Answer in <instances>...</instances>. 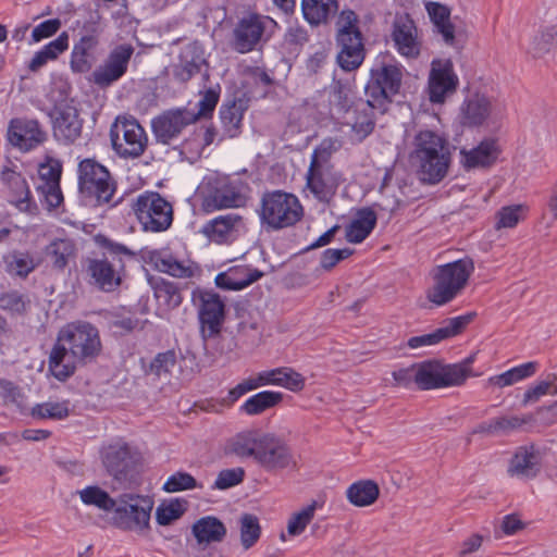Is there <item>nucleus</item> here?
<instances>
[{
	"label": "nucleus",
	"instance_id": "13d9d810",
	"mask_svg": "<svg viewBox=\"0 0 557 557\" xmlns=\"http://www.w3.org/2000/svg\"><path fill=\"white\" fill-rule=\"evenodd\" d=\"M70 410L67 407V403H42L37 404L32 409V416L38 419H53V420H62L69 417Z\"/></svg>",
	"mask_w": 557,
	"mask_h": 557
},
{
	"label": "nucleus",
	"instance_id": "2f4dec72",
	"mask_svg": "<svg viewBox=\"0 0 557 557\" xmlns=\"http://www.w3.org/2000/svg\"><path fill=\"white\" fill-rule=\"evenodd\" d=\"M263 276V272L247 265H236L215 276V285L225 290H242Z\"/></svg>",
	"mask_w": 557,
	"mask_h": 557
},
{
	"label": "nucleus",
	"instance_id": "473e14b6",
	"mask_svg": "<svg viewBox=\"0 0 557 557\" xmlns=\"http://www.w3.org/2000/svg\"><path fill=\"white\" fill-rule=\"evenodd\" d=\"M463 168L470 170L475 168L492 166L499 154V148L494 139H485L471 150H461Z\"/></svg>",
	"mask_w": 557,
	"mask_h": 557
},
{
	"label": "nucleus",
	"instance_id": "b1692460",
	"mask_svg": "<svg viewBox=\"0 0 557 557\" xmlns=\"http://www.w3.org/2000/svg\"><path fill=\"white\" fill-rule=\"evenodd\" d=\"M83 120L76 107L65 103L55 107L52 114V131L55 139L63 144H73L82 135Z\"/></svg>",
	"mask_w": 557,
	"mask_h": 557
},
{
	"label": "nucleus",
	"instance_id": "f3484780",
	"mask_svg": "<svg viewBox=\"0 0 557 557\" xmlns=\"http://www.w3.org/2000/svg\"><path fill=\"white\" fill-rule=\"evenodd\" d=\"M134 51L131 44L115 46L102 64L91 73V82L100 88H108L117 82L126 74Z\"/></svg>",
	"mask_w": 557,
	"mask_h": 557
},
{
	"label": "nucleus",
	"instance_id": "dca6fc26",
	"mask_svg": "<svg viewBox=\"0 0 557 557\" xmlns=\"http://www.w3.org/2000/svg\"><path fill=\"white\" fill-rule=\"evenodd\" d=\"M134 51L131 44L115 46L102 64L91 73V82L100 88H108L117 82L126 74Z\"/></svg>",
	"mask_w": 557,
	"mask_h": 557
},
{
	"label": "nucleus",
	"instance_id": "6e6d98bb",
	"mask_svg": "<svg viewBox=\"0 0 557 557\" xmlns=\"http://www.w3.org/2000/svg\"><path fill=\"white\" fill-rule=\"evenodd\" d=\"M153 290L156 298L163 301L168 308H177L183 301L180 287L174 282L161 278L156 283Z\"/></svg>",
	"mask_w": 557,
	"mask_h": 557
},
{
	"label": "nucleus",
	"instance_id": "5701e85b",
	"mask_svg": "<svg viewBox=\"0 0 557 557\" xmlns=\"http://www.w3.org/2000/svg\"><path fill=\"white\" fill-rule=\"evenodd\" d=\"M7 137L12 146L29 151L42 144L47 135L37 120L15 117L9 122Z\"/></svg>",
	"mask_w": 557,
	"mask_h": 557
},
{
	"label": "nucleus",
	"instance_id": "69168bd1",
	"mask_svg": "<svg viewBox=\"0 0 557 557\" xmlns=\"http://www.w3.org/2000/svg\"><path fill=\"white\" fill-rule=\"evenodd\" d=\"M28 300L17 290H11L0 295V309L12 314H24Z\"/></svg>",
	"mask_w": 557,
	"mask_h": 557
},
{
	"label": "nucleus",
	"instance_id": "c9c22d12",
	"mask_svg": "<svg viewBox=\"0 0 557 557\" xmlns=\"http://www.w3.org/2000/svg\"><path fill=\"white\" fill-rule=\"evenodd\" d=\"M191 533L199 545L222 542L226 535V527L214 516L198 519L191 527Z\"/></svg>",
	"mask_w": 557,
	"mask_h": 557
},
{
	"label": "nucleus",
	"instance_id": "4468645a",
	"mask_svg": "<svg viewBox=\"0 0 557 557\" xmlns=\"http://www.w3.org/2000/svg\"><path fill=\"white\" fill-rule=\"evenodd\" d=\"M256 463L270 473L298 469V463L292 448L284 440L271 433L262 435Z\"/></svg>",
	"mask_w": 557,
	"mask_h": 557
},
{
	"label": "nucleus",
	"instance_id": "c756f323",
	"mask_svg": "<svg viewBox=\"0 0 557 557\" xmlns=\"http://www.w3.org/2000/svg\"><path fill=\"white\" fill-rule=\"evenodd\" d=\"M492 101L484 94L468 96L460 107V122L463 126H481L491 115Z\"/></svg>",
	"mask_w": 557,
	"mask_h": 557
},
{
	"label": "nucleus",
	"instance_id": "a211bd4d",
	"mask_svg": "<svg viewBox=\"0 0 557 557\" xmlns=\"http://www.w3.org/2000/svg\"><path fill=\"white\" fill-rule=\"evenodd\" d=\"M196 121L197 116H194V112L186 108L171 109L153 117L151 128L158 143L170 145L185 127Z\"/></svg>",
	"mask_w": 557,
	"mask_h": 557
},
{
	"label": "nucleus",
	"instance_id": "4c0bfd02",
	"mask_svg": "<svg viewBox=\"0 0 557 557\" xmlns=\"http://www.w3.org/2000/svg\"><path fill=\"white\" fill-rule=\"evenodd\" d=\"M1 181L11 190V202L21 210L26 209L29 203L30 191L25 177L11 168H3Z\"/></svg>",
	"mask_w": 557,
	"mask_h": 557
},
{
	"label": "nucleus",
	"instance_id": "680f3d73",
	"mask_svg": "<svg viewBox=\"0 0 557 557\" xmlns=\"http://www.w3.org/2000/svg\"><path fill=\"white\" fill-rule=\"evenodd\" d=\"M342 143L338 138L326 137L313 149L310 161H319V163L333 164L331 158L333 153L338 151Z\"/></svg>",
	"mask_w": 557,
	"mask_h": 557
},
{
	"label": "nucleus",
	"instance_id": "c85d7f7f",
	"mask_svg": "<svg viewBox=\"0 0 557 557\" xmlns=\"http://www.w3.org/2000/svg\"><path fill=\"white\" fill-rule=\"evenodd\" d=\"M541 468V453L534 445L520 446L508 467V474L520 479L535 478Z\"/></svg>",
	"mask_w": 557,
	"mask_h": 557
},
{
	"label": "nucleus",
	"instance_id": "f03ea898",
	"mask_svg": "<svg viewBox=\"0 0 557 557\" xmlns=\"http://www.w3.org/2000/svg\"><path fill=\"white\" fill-rule=\"evenodd\" d=\"M100 252H91L82 261L87 283L103 293L117 290L126 276L125 259H134L136 253L103 234L94 237Z\"/></svg>",
	"mask_w": 557,
	"mask_h": 557
},
{
	"label": "nucleus",
	"instance_id": "6ab92c4d",
	"mask_svg": "<svg viewBox=\"0 0 557 557\" xmlns=\"http://www.w3.org/2000/svg\"><path fill=\"white\" fill-rule=\"evenodd\" d=\"M83 30L85 33L74 42L70 57L71 70L78 74L87 73L92 69L100 44L99 32L95 23H84Z\"/></svg>",
	"mask_w": 557,
	"mask_h": 557
},
{
	"label": "nucleus",
	"instance_id": "bf43d9fd",
	"mask_svg": "<svg viewBox=\"0 0 557 557\" xmlns=\"http://www.w3.org/2000/svg\"><path fill=\"white\" fill-rule=\"evenodd\" d=\"M197 487H202V485L199 484L190 473L184 471H177L170 475L163 485V490L168 493H176Z\"/></svg>",
	"mask_w": 557,
	"mask_h": 557
},
{
	"label": "nucleus",
	"instance_id": "0e129e2a",
	"mask_svg": "<svg viewBox=\"0 0 557 557\" xmlns=\"http://www.w3.org/2000/svg\"><path fill=\"white\" fill-rule=\"evenodd\" d=\"M532 421V414L498 417L494 419L496 434H509L512 431L520 430L523 425Z\"/></svg>",
	"mask_w": 557,
	"mask_h": 557
},
{
	"label": "nucleus",
	"instance_id": "4be33fe9",
	"mask_svg": "<svg viewBox=\"0 0 557 557\" xmlns=\"http://www.w3.org/2000/svg\"><path fill=\"white\" fill-rule=\"evenodd\" d=\"M458 374L461 372L450 370L449 364H442L437 360L416 363V385L421 391L458 386Z\"/></svg>",
	"mask_w": 557,
	"mask_h": 557
},
{
	"label": "nucleus",
	"instance_id": "393cba45",
	"mask_svg": "<svg viewBox=\"0 0 557 557\" xmlns=\"http://www.w3.org/2000/svg\"><path fill=\"white\" fill-rule=\"evenodd\" d=\"M475 317L476 312L471 311L459 317L447 319L445 324L434 332L410 337L408 339V346L411 349H417L423 346L436 345L442 341L457 336L465 331Z\"/></svg>",
	"mask_w": 557,
	"mask_h": 557
},
{
	"label": "nucleus",
	"instance_id": "39448f33",
	"mask_svg": "<svg viewBox=\"0 0 557 557\" xmlns=\"http://www.w3.org/2000/svg\"><path fill=\"white\" fill-rule=\"evenodd\" d=\"M336 60L342 70L351 72L363 62L366 49L363 36L359 28V17L352 10H343L336 21Z\"/></svg>",
	"mask_w": 557,
	"mask_h": 557
},
{
	"label": "nucleus",
	"instance_id": "7c9ffc66",
	"mask_svg": "<svg viewBox=\"0 0 557 557\" xmlns=\"http://www.w3.org/2000/svg\"><path fill=\"white\" fill-rule=\"evenodd\" d=\"M249 99L245 96L235 97L222 103L220 108V120L224 136L235 138L240 134L244 113L248 109Z\"/></svg>",
	"mask_w": 557,
	"mask_h": 557
},
{
	"label": "nucleus",
	"instance_id": "9b49d317",
	"mask_svg": "<svg viewBox=\"0 0 557 557\" xmlns=\"http://www.w3.org/2000/svg\"><path fill=\"white\" fill-rule=\"evenodd\" d=\"M247 189L248 186L240 180L216 178L208 183L203 191L202 209L206 212H213L244 207L248 199Z\"/></svg>",
	"mask_w": 557,
	"mask_h": 557
},
{
	"label": "nucleus",
	"instance_id": "412c9836",
	"mask_svg": "<svg viewBox=\"0 0 557 557\" xmlns=\"http://www.w3.org/2000/svg\"><path fill=\"white\" fill-rule=\"evenodd\" d=\"M341 182V174L335 170L334 164L310 161L306 174V187L320 201H329L336 193Z\"/></svg>",
	"mask_w": 557,
	"mask_h": 557
},
{
	"label": "nucleus",
	"instance_id": "6e6552de",
	"mask_svg": "<svg viewBox=\"0 0 557 557\" xmlns=\"http://www.w3.org/2000/svg\"><path fill=\"white\" fill-rule=\"evenodd\" d=\"M78 190L97 205L108 203L115 193V182L109 170L95 158L79 161L77 168Z\"/></svg>",
	"mask_w": 557,
	"mask_h": 557
},
{
	"label": "nucleus",
	"instance_id": "72a5a7b5",
	"mask_svg": "<svg viewBox=\"0 0 557 557\" xmlns=\"http://www.w3.org/2000/svg\"><path fill=\"white\" fill-rule=\"evenodd\" d=\"M149 261L159 272L166 273L174 277L189 278L195 274L193 264L178 261L172 253L166 251H150Z\"/></svg>",
	"mask_w": 557,
	"mask_h": 557
},
{
	"label": "nucleus",
	"instance_id": "a19ab883",
	"mask_svg": "<svg viewBox=\"0 0 557 557\" xmlns=\"http://www.w3.org/2000/svg\"><path fill=\"white\" fill-rule=\"evenodd\" d=\"M375 225V212L370 208H363L358 211L357 218L346 227V239L349 243L359 244L370 235Z\"/></svg>",
	"mask_w": 557,
	"mask_h": 557
},
{
	"label": "nucleus",
	"instance_id": "864d4df0",
	"mask_svg": "<svg viewBox=\"0 0 557 557\" xmlns=\"http://www.w3.org/2000/svg\"><path fill=\"white\" fill-rule=\"evenodd\" d=\"M36 265L29 252L13 251L5 257L7 272L20 277H26L35 270Z\"/></svg>",
	"mask_w": 557,
	"mask_h": 557
},
{
	"label": "nucleus",
	"instance_id": "f257e3e1",
	"mask_svg": "<svg viewBox=\"0 0 557 557\" xmlns=\"http://www.w3.org/2000/svg\"><path fill=\"white\" fill-rule=\"evenodd\" d=\"M102 350L98 329L86 321H75L63 325L48 358V368L60 382L71 377L77 367L97 359Z\"/></svg>",
	"mask_w": 557,
	"mask_h": 557
},
{
	"label": "nucleus",
	"instance_id": "aec40b11",
	"mask_svg": "<svg viewBox=\"0 0 557 557\" xmlns=\"http://www.w3.org/2000/svg\"><path fill=\"white\" fill-rule=\"evenodd\" d=\"M459 79L454 71L451 60H433L429 75V99L433 103H443L445 98L454 94Z\"/></svg>",
	"mask_w": 557,
	"mask_h": 557
},
{
	"label": "nucleus",
	"instance_id": "49530a36",
	"mask_svg": "<svg viewBox=\"0 0 557 557\" xmlns=\"http://www.w3.org/2000/svg\"><path fill=\"white\" fill-rule=\"evenodd\" d=\"M380 495L377 484L371 480L352 483L346 491L347 499L357 507L372 505Z\"/></svg>",
	"mask_w": 557,
	"mask_h": 557
},
{
	"label": "nucleus",
	"instance_id": "cd10ccee",
	"mask_svg": "<svg viewBox=\"0 0 557 557\" xmlns=\"http://www.w3.org/2000/svg\"><path fill=\"white\" fill-rule=\"evenodd\" d=\"M392 38L397 51L407 58H417L420 54L418 29L414 22L408 16H400L393 25Z\"/></svg>",
	"mask_w": 557,
	"mask_h": 557
},
{
	"label": "nucleus",
	"instance_id": "0eeeda50",
	"mask_svg": "<svg viewBox=\"0 0 557 557\" xmlns=\"http://www.w3.org/2000/svg\"><path fill=\"white\" fill-rule=\"evenodd\" d=\"M259 216L262 225L272 230L288 227L298 222L302 207L296 196L282 190L263 194Z\"/></svg>",
	"mask_w": 557,
	"mask_h": 557
},
{
	"label": "nucleus",
	"instance_id": "2eb2a0df",
	"mask_svg": "<svg viewBox=\"0 0 557 557\" xmlns=\"http://www.w3.org/2000/svg\"><path fill=\"white\" fill-rule=\"evenodd\" d=\"M271 24H275L271 17L257 13L242 17L232 32L231 48L242 54L255 50Z\"/></svg>",
	"mask_w": 557,
	"mask_h": 557
},
{
	"label": "nucleus",
	"instance_id": "a18cd8bd",
	"mask_svg": "<svg viewBox=\"0 0 557 557\" xmlns=\"http://www.w3.org/2000/svg\"><path fill=\"white\" fill-rule=\"evenodd\" d=\"M67 48H69V35L66 32H63L54 40H52L49 44H47L46 46H44L39 51H37L34 54V57L28 65V69L32 72L38 71L48 61L55 60Z\"/></svg>",
	"mask_w": 557,
	"mask_h": 557
},
{
	"label": "nucleus",
	"instance_id": "7ed1b4c3",
	"mask_svg": "<svg viewBox=\"0 0 557 557\" xmlns=\"http://www.w3.org/2000/svg\"><path fill=\"white\" fill-rule=\"evenodd\" d=\"M410 159L418 168L421 182L437 184L447 175L451 162L449 144L433 131H420L414 136Z\"/></svg>",
	"mask_w": 557,
	"mask_h": 557
},
{
	"label": "nucleus",
	"instance_id": "3c124183",
	"mask_svg": "<svg viewBox=\"0 0 557 557\" xmlns=\"http://www.w3.org/2000/svg\"><path fill=\"white\" fill-rule=\"evenodd\" d=\"M537 369V363L534 361L525 362L518 367L511 368L506 372L491 379L494 385L499 387L510 386L519 381L532 376Z\"/></svg>",
	"mask_w": 557,
	"mask_h": 557
},
{
	"label": "nucleus",
	"instance_id": "052dcab7",
	"mask_svg": "<svg viewBox=\"0 0 557 557\" xmlns=\"http://www.w3.org/2000/svg\"><path fill=\"white\" fill-rule=\"evenodd\" d=\"M315 512V502L295 512L287 523V532L292 536L301 534L311 522Z\"/></svg>",
	"mask_w": 557,
	"mask_h": 557
},
{
	"label": "nucleus",
	"instance_id": "37998d69",
	"mask_svg": "<svg viewBox=\"0 0 557 557\" xmlns=\"http://www.w3.org/2000/svg\"><path fill=\"white\" fill-rule=\"evenodd\" d=\"M337 10V0H301L304 17L313 26L326 22L329 16L336 13Z\"/></svg>",
	"mask_w": 557,
	"mask_h": 557
},
{
	"label": "nucleus",
	"instance_id": "603ef678",
	"mask_svg": "<svg viewBox=\"0 0 557 557\" xmlns=\"http://www.w3.org/2000/svg\"><path fill=\"white\" fill-rule=\"evenodd\" d=\"M240 544L244 549L251 548L261 536V527L257 516L243 513L239 518Z\"/></svg>",
	"mask_w": 557,
	"mask_h": 557
},
{
	"label": "nucleus",
	"instance_id": "774afa93",
	"mask_svg": "<svg viewBox=\"0 0 557 557\" xmlns=\"http://www.w3.org/2000/svg\"><path fill=\"white\" fill-rule=\"evenodd\" d=\"M278 386L292 392H300L306 385V379L302 374L289 367H280Z\"/></svg>",
	"mask_w": 557,
	"mask_h": 557
},
{
	"label": "nucleus",
	"instance_id": "de8ad7c7",
	"mask_svg": "<svg viewBox=\"0 0 557 557\" xmlns=\"http://www.w3.org/2000/svg\"><path fill=\"white\" fill-rule=\"evenodd\" d=\"M357 100L352 99V94L349 87L337 82L333 85L330 92V104L339 117L345 119L352 112V106Z\"/></svg>",
	"mask_w": 557,
	"mask_h": 557
},
{
	"label": "nucleus",
	"instance_id": "20e7f679",
	"mask_svg": "<svg viewBox=\"0 0 557 557\" xmlns=\"http://www.w3.org/2000/svg\"><path fill=\"white\" fill-rule=\"evenodd\" d=\"M473 271L474 262L470 257L438 265L433 286L426 294L428 300L436 306L453 301L465 289Z\"/></svg>",
	"mask_w": 557,
	"mask_h": 557
},
{
	"label": "nucleus",
	"instance_id": "ea45409f",
	"mask_svg": "<svg viewBox=\"0 0 557 557\" xmlns=\"http://www.w3.org/2000/svg\"><path fill=\"white\" fill-rule=\"evenodd\" d=\"M102 462L107 471L114 476L125 474L131 459V449L127 444H113L103 448Z\"/></svg>",
	"mask_w": 557,
	"mask_h": 557
},
{
	"label": "nucleus",
	"instance_id": "bb28decb",
	"mask_svg": "<svg viewBox=\"0 0 557 557\" xmlns=\"http://www.w3.org/2000/svg\"><path fill=\"white\" fill-rule=\"evenodd\" d=\"M374 111L379 112V107L370 97L367 100L357 99L352 112L344 119V123L351 127L357 141L364 140L374 131Z\"/></svg>",
	"mask_w": 557,
	"mask_h": 557
},
{
	"label": "nucleus",
	"instance_id": "9d476101",
	"mask_svg": "<svg viewBox=\"0 0 557 557\" xmlns=\"http://www.w3.org/2000/svg\"><path fill=\"white\" fill-rule=\"evenodd\" d=\"M110 140L113 150L122 158L140 157L148 144L144 127L135 119L117 116L110 127Z\"/></svg>",
	"mask_w": 557,
	"mask_h": 557
},
{
	"label": "nucleus",
	"instance_id": "8fccbe9b",
	"mask_svg": "<svg viewBox=\"0 0 557 557\" xmlns=\"http://www.w3.org/2000/svg\"><path fill=\"white\" fill-rule=\"evenodd\" d=\"M557 45V24L543 28L530 41L527 50L534 58H539L547 53Z\"/></svg>",
	"mask_w": 557,
	"mask_h": 557
},
{
	"label": "nucleus",
	"instance_id": "423d86ee",
	"mask_svg": "<svg viewBox=\"0 0 557 557\" xmlns=\"http://www.w3.org/2000/svg\"><path fill=\"white\" fill-rule=\"evenodd\" d=\"M131 209L144 232L161 233L173 223L172 205L157 191L139 194L132 201Z\"/></svg>",
	"mask_w": 557,
	"mask_h": 557
},
{
	"label": "nucleus",
	"instance_id": "58836bf2",
	"mask_svg": "<svg viewBox=\"0 0 557 557\" xmlns=\"http://www.w3.org/2000/svg\"><path fill=\"white\" fill-rule=\"evenodd\" d=\"M242 222V216L235 213L219 215L202 227V233L212 242L224 243L235 230V226Z\"/></svg>",
	"mask_w": 557,
	"mask_h": 557
},
{
	"label": "nucleus",
	"instance_id": "338daca9",
	"mask_svg": "<svg viewBox=\"0 0 557 557\" xmlns=\"http://www.w3.org/2000/svg\"><path fill=\"white\" fill-rule=\"evenodd\" d=\"M245 478V470L242 467L221 470L213 483L214 490H227L240 484Z\"/></svg>",
	"mask_w": 557,
	"mask_h": 557
},
{
	"label": "nucleus",
	"instance_id": "09e8293b",
	"mask_svg": "<svg viewBox=\"0 0 557 557\" xmlns=\"http://www.w3.org/2000/svg\"><path fill=\"white\" fill-rule=\"evenodd\" d=\"M78 495L83 504L95 506L106 512L113 511L116 506V499L112 498L107 491L98 485L86 486L78 492Z\"/></svg>",
	"mask_w": 557,
	"mask_h": 557
},
{
	"label": "nucleus",
	"instance_id": "f704fd0d",
	"mask_svg": "<svg viewBox=\"0 0 557 557\" xmlns=\"http://www.w3.org/2000/svg\"><path fill=\"white\" fill-rule=\"evenodd\" d=\"M262 435L257 430L239 432L227 441L225 451L239 458H252L256 461Z\"/></svg>",
	"mask_w": 557,
	"mask_h": 557
},
{
	"label": "nucleus",
	"instance_id": "4d7b16f0",
	"mask_svg": "<svg viewBox=\"0 0 557 557\" xmlns=\"http://www.w3.org/2000/svg\"><path fill=\"white\" fill-rule=\"evenodd\" d=\"M177 355L174 349H169L163 352H159L154 356L149 364V373L157 377L170 376L172 370L176 366Z\"/></svg>",
	"mask_w": 557,
	"mask_h": 557
},
{
	"label": "nucleus",
	"instance_id": "1a4fd4ad",
	"mask_svg": "<svg viewBox=\"0 0 557 557\" xmlns=\"http://www.w3.org/2000/svg\"><path fill=\"white\" fill-rule=\"evenodd\" d=\"M153 502L148 496L122 494L112 511V524L123 531L141 534L150 528Z\"/></svg>",
	"mask_w": 557,
	"mask_h": 557
},
{
	"label": "nucleus",
	"instance_id": "79ce46f5",
	"mask_svg": "<svg viewBox=\"0 0 557 557\" xmlns=\"http://www.w3.org/2000/svg\"><path fill=\"white\" fill-rule=\"evenodd\" d=\"M425 8L436 32L442 35L445 44L454 45L455 26L449 20V9L438 2H428Z\"/></svg>",
	"mask_w": 557,
	"mask_h": 557
},
{
	"label": "nucleus",
	"instance_id": "ddd939ff",
	"mask_svg": "<svg viewBox=\"0 0 557 557\" xmlns=\"http://www.w3.org/2000/svg\"><path fill=\"white\" fill-rule=\"evenodd\" d=\"M403 73L397 65L382 64L371 70V77L366 86L368 97L379 107V113L387 112L393 97L399 92Z\"/></svg>",
	"mask_w": 557,
	"mask_h": 557
},
{
	"label": "nucleus",
	"instance_id": "c03bdc74",
	"mask_svg": "<svg viewBox=\"0 0 557 557\" xmlns=\"http://www.w3.org/2000/svg\"><path fill=\"white\" fill-rule=\"evenodd\" d=\"M283 397L281 392L262 391L250 396L240 406V411L247 416H258L278 406L283 401Z\"/></svg>",
	"mask_w": 557,
	"mask_h": 557
},
{
	"label": "nucleus",
	"instance_id": "f8f14e48",
	"mask_svg": "<svg viewBox=\"0 0 557 557\" xmlns=\"http://www.w3.org/2000/svg\"><path fill=\"white\" fill-rule=\"evenodd\" d=\"M191 302L197 309L202 337L220 334L225 320V302L221 296L212 289L197 287L191 293Z\"/></svg>",
	"mask_w": 557,
	"mask_h": 557
},
{
	"label": "nucleus",
	"instance_id": "e2e57ef3",
	"mask_svg": "<svg viewBox=\"0 0 557 557\" xmlns=\"http://www.w3.org/2000/svg\"><path fill=\"white\" fill-rule=\"evenodd\" d=\"M220 94H221L220 85L209 87L201 94V99L198 102L199 110L197 113H194V116H197V121L200 117H208V116L212 115V113L219 102Z\"/></svg>",
	"mask_w": 557,
	"mask_h": 557
},
{
	"label": "nucleus",
	"instance_id": "e433bc0d",
	"mask_svg": "<svg viewBox=\"0 0 557 557\" xmlns=\"http://www.w3.org/2000/svg\"><path fill=\"white\" fill-rule=\"evenodd\" d=\"M76 255L77 247L72 238H55L46 247V256L58 271H64L75 260Z\"/></svg>",
	"mask_w": 557,
	"mask_h": 557
},
{
	"label": "nucleus",
	"instance_id": "a878e982",
	"mask_svg": "<svg viewBox=\"0 0 557 557\" xmlns=\"http://www.w3.org/2000/svg\"><path fill=\"white\" fill-rule=\"evenodd\" d=\"M62 174V164L59 160L48 159L41 163L38 169L40 183L37 190L44 196L50 209L58 208L63 201V195L60 187Z\"/></svg>",
	"mask_w": 557,
	"mask_h": 557
},
{
	"label": "nucleus",
	"instance_id": "5fc2aeb1",
	"mask_svg": "<svg viewBox=\"0 0 557 557\" xmlns=\"http://www.w3.org/2000/svg\"><path fill=\"white\" fill-rule=\"evenodd\" d=\"M188 502L183 498H175L168 504L158 506L156 510V520L160 525H169L180 519L187 509Z\"/></svg>",
	"mask_w": 557,
	"mask_h": 557
}]
</instances>
